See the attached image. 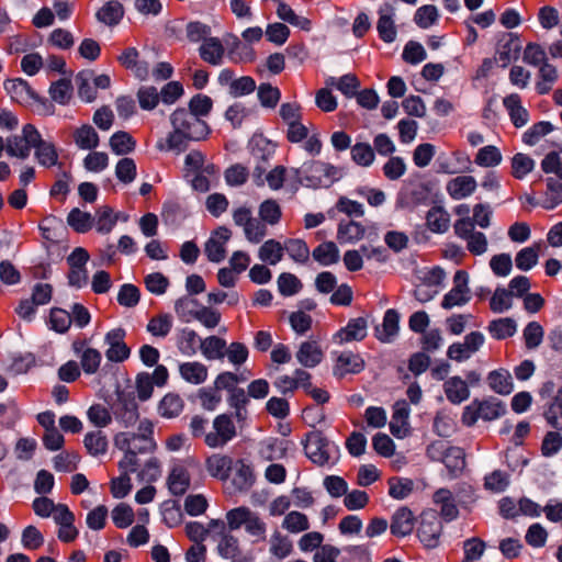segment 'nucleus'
Instances as JSON below:
<instances>
[{"mask_svg":"<svg viewBox=\"0 0 562 562\" xmlns=\"http://www.w3.org/2000/svg\"><path fill=\"white\" fill-rule=\"evenodd\" d=\"M470 300L469 274L464 270H458L453 277L452 289L445 294L441 301V307L445 310L460 307L469 303Z\"/></svg>","mask_w":562,"mask_h":562,"instance_id":"obj_7","label":"nucleus"},{"mask_svg":"<svg viewBox=\"0 0 562 562\" xmlns=\"http://www.w3.org/2000/svg\"><path fill=\"white\" fill-rule=\"evenodd\" d=\"M487 382L494 392L502 395L512 393L514 389L512 375L504 369L490 372L487 375Z\"/></svg>","mask_w":562,"mask_h":562,"instance_id":"obj_42","label":"nucleus"},{"mask_svg":"<svg viewBox=\"0 0 562 562\" xmlns=\"http://www.w3.org/2000/svg\"><path fill=\"white\" fill-rule=\"evenodd\" d=\"M258 216L267 226H274L279 224L282 211L277 201L268 199L259 205Z\"/></svg>","mask_w":562,"mask_h":562,"instance_id":"obj_54","label":"nucleus"},{"mask_svg":"<svg viewBox=\"0 0 562 562\" xmlns=\"http://www.w3.org/2000/svg\"><path fill=\"white\" fill-rule=\"evenodd\" d=\"M67 224L77 233H87L94 224V217L78 207L72 209L67 216Z\"/></svg>","mask_w":562,"mask_h":562,"instance_id":"obj_51","label":"nucleus"},{"mask_svg":"<svg viewBox=\"0 0 562 562\" xmlns=\"http://www.w3.org/2000/svg\"><path fill=\"white\" fill-rule=\"evenodd\" d=\"M426 224L432 233H446L450 227V215L443 207L434 206L426 215Z\"/></svg>","mask_w":562,"mask_h":562,"instance_id":"obj_38","label":"nucleus"},{"mask_svg":"<svg viewBox=\"0 0 562 562\" xmlns=\"http://www.w3.org/2000/svg\"><path fill=\"white\" fill-rule=\"evenodd\" d=\"M326 85L335 87L346 98L350 99L356 95L357 89L360 87V81L353 74H346L341 76L339 79L335 77H328L326 79Z\"/></svg>","mask_w":562,"mask_h":562,"instance_id":"obj_46","label":"nucleus"},{"mask_svg":"<svg viewBox=\"0 0 562 562\" xmlns=\"http://www.w3.org/2000/svg\"><path fill=\"white\" fill-rule=\"evenodd\" d=\"M560 203H562V178H548L540 204L547 210H552Z\"/></svg>","mask_w":562,"mask_h":562,"instance_id":"obj_43","label":"nucleus"},{"mask_svg":"<svg viewBox=\"0 0 562 562\" xmlns=\"http://www.w3.org/2000/svg\"><path fill=\"white\" fill-rule=\"evenodd\" d=\"M124 16V7L117 0L106 1L97 12L98 22L106 26L117 25Z\"/></svg>","mask_w":562,"mask_h":562,"instance_id":"obj_29","label":"nucleus"},{"mask_svg":"<svg viewBox=\"0 0 562 562\" xmlns=\"http://www.w3.org/2000/svg\"><path fill=\"white\" fill-rule=\"evenodd\" d=\"M503 105L508 112L510 122L516 127H522L529 122V112L522 106L521 98L518 93H510L503 99Z\"/></svg>","mask_w":562,"mask_h":562,"instance_id":"obj_19","label":"nucleus"},{"mask_svg":"<svg viewBox=\"0 0 562 562\" xmlns=\"http://www.w3.org/2000/svg\"><path fill=\"white\" fill-rule=\"evenodd\" d=\"M201 304L190 295H183L175 301L173 310L182 323H191L195 321Z\"/></svg>","mask_w":562,"mask_h":562,"instance_id":"obj_35","label":"nucleus"},{"mask_svg":"<svg viewBox=\"0 0 562 562\" xmlns=\"http://www.w3.org/2000/svg\"><path fill=\"white\" fill-rule=\"evenodd\" d=\"M443 389L447 398L453 404H460L470 396L468 384L460 376L448 379L443 384Z\"/></svg>","mask_w":562,"mask_h":562,"instance_id":"obj_37","label":"nucleus"},{"mask_svg":"<svg viewBox=\"0 0 562 562\" xmlns=\"http://www.w3.org/2000/svg\"><path fill=\"white\" fill-rule=\"evenodd\" d=\"M516 322L509 317L494 319L488 325V331L495 339H505L515 335Z\"/></svg>","mask_w":562,"mask_h":562,"instance_id":"obj_59","label":"nucleus"},{"mask_svg":"<svg viewBox=\"0 0 562 562\" xmlns=\"http://www.w3.org/2000/svg\"><path fill=\"white\" fill-rule=\"evenodd\" d=\"M183 400L175 393L166 394L159 403V414L165 418L177 417L183 409Z\"/></svg>","mask_w":562,"mask_h":562,"instance_id":"obj_58","label":"nucleus"},{"mask_svg":"<svg viewBox=\"0 0 562 562\" xmlns=\"http://www.w3.org/2000/svg\"><path fill=\"white\" fill-rule=\"evenodd\" d=\"M99 140L97 131L89 124H83L74 132V142L80 149H94L98 147Z\"/></svg>","mask_w":562,"mask_h":562,"instance_id":"obj_41","label":"nucleus"},{"mask_svg":"<svg viewBox=\"0 0 562 562\" xmlns=\"http://www.w3.org/2000/svg\"><path fill=\"white\" fill-rule=\"evenodd\" d=\"M283 252L284 245L276 239H268L260 246L258 257L261 261L274 266L282 260Z\"/></svg>","mask_w":562,"mask_h":562,"instance_id":"obj_45","label":"nucleus"},{"mask_svg":"<svg viewBox=\"0 0 562 562\" xmlns=\"http://www.w3.org/2000/svg\"><path fill=\"white\" fill-rule=\"evenodd\" d=\"M400 315L390 308L385 312L381 326L375 328V337L382 342H391L400 329Z\"/></svg>","mask_w":562,"mask_h":562,"instance_id":"obj_33","label":"nucleus"},{"mask_svg":"<svg viewBox=\"0 0 562 562\" xmlns=\"http://www.w3.org/2000/svg\"><path fill=\"white\" fill-rule=\"evenodd\" d=\"M113 413L124 427H131L138 420V407L133 397L120 396Z\"/></svg>","mask_w":562,"mask_h":562,"instance_id":"obj_18","label":"nucleus"},{"mask_svg":"<svg viewBox=\"0 0 562 562\" xmlns=\"http://www.w3.org/2000/svg\"><path fill=\"white\" fill-rule=\"evenodd\" d=\"M281 526L290 533H300L310 529V520L305 514L292 510L285 514Z\"/></svg>","mask_w":562,"mask_h":562,"instance_id":"obj_56","label":"nucleus"},{"mask_svg":"<svg viewBox=\"0 0 562 562\" xmlns=\"http://www.w3.org/2000/svg\"><path fill=\"white\" fill-rule=\"evenodd\" d=\"M83 445L88 453L98 457L108 451V438L102 430H94L86 434Z\"/></svg>","mask_w":562,"mask_h":562,"instance_id":"obj_49","label":"nucleus"},{"mask_svg":"<svg viewBox=\"0 0 562 562\" xmlns=\"http://www.w3.org/2000/svg\"><path fill=\"white\" fill-rule=\"evenodd\" d=\"M232 237V231L226 226L214 229L204 245V252L211 262H221L226 257V245Z\"/></svg>","mask_w":562,"mask_h":562,"instance_id":"obj_12","label":"nucleus"},{"mask_svg":"<svg viewBox=\"0 0 562 562\" xmlns=\"http://www.w3.org/2000/svg\"><path fill=\"white\" fill-rule=\"evenodd\" d=\"M540 249V243L520 249L515 257L516 267L521 271L532 269L538 263Z\"/></svg>","mask_w":562,"mask_h":562,"instance_id":"obj_48","label":"nucleus"},{"mask_svg":"<svg viewBox=\"0 0 562 562\" xmlns=\"http://www.w3.org/2000/svg\"><path fill=\"white\" fill-rule=\"evenodd\" d=\"M74 351L80 357V364L86 374H94L102 360L101 352L94 348H85L83 341L72 344Z\"/></svg>","mask_w":562,"mask_h":562,"instance_id":"obj_20","label":"nucleus"},{"mask_svg":"<svg viewBox=\"0 0 562 562\" xmlns=\"http://www.w3.org/2000/svg\"><path fill=\"white\" fill-rule=\"evenodd\" d=\"M41 140V133L33 124H25L21 135H11L5 140V153L10 157L26 159L35 142Z\"/></svg>","mask_w":562,"mask_h":562,"instance_id":"obj_5","label":"nucleus"},{"mask_svg":"<svg viewBox=\"0 0 562 562\" xmlns=\"http://www.w3.org/2000/svg\"><path fill=\"white\" fill-rule=\"evenodd\" d=\"M366 233V228L353 221L344 222L338 224L337 238L340 243L353 244L360 240Z\"/></svg>","mask_w":562,"mask_h":562,"instance_id":"obj_47","label":"nucleus"},{"mask_svg":"<svg viewBox=\"0 0 562 562\" xmlns=\"http://www.w3.org/2000/svg\"><path fill=\"white\" fill-rule=\"evenodd\" d=\"M231 41H226L228 46V57L233 63H250L256 58V53L251 45L241 42L236 35H228Z\"/></svg>","mask_w":562,"mask_h":562,"instance_id":"obj_26","label":"nucleus"},{"mask_svg":"<svg viewBox=\"0 0 562 562\" xmlns=\"http://www.w3.org/2000/svg\"><path fill=\"white\" fill-rule=\"evenodd\" d=\"M367 336V321L363 317L352 318L347 326L337 331L334 340L339 344L360 341Z\"/></svg>","mask_w":562,"mask_h":562,"instance_id":"obj_17","label":"nucleus"},{"mask_svg":"<svg viewBox=\"0 0 562 562\" xmlns=\"http://www.w3.org/2000/svg\"><path fill=\"white\" fill-rule=\"evenodd\" d=\"M441 529L442 527L437 516L434 513H427L422 516L417 535L425 547L435 548L438 546Z\"/></svg>","mask_w":562,"mask_h":562,"instance_id":"obj_14","label":"nucleus"},{"mask_svg":"<svg viewBox=\"0 0 562 562\" xmlns=\"http://www.w3.org/2000/svg\"><path fill=\"white\" fill-rule=\"evenodd\" d=\"M92 78L93 71L88 69L79 71L76 76L78 95L87 103H91L97 99V90L92 82Z\"/></svg>","mask_w":562,"mask_h":562,"instance_id":"obj_40","label":"nucleus"},{"mask_svg":"<svg viewBox=\"0 0 562 562\" xmlns=\"http://www.w3.org/2000/svg\"><path fill=\"white\" fill-rule=\"evenodd\" d=\"M248 147L254 158L262 166L268 164L274 153V145L262 133H255L248 142Z\"/></svg>","mask_w":562,"mask_h":562,"instance_id":"obj_25","label":"nucleus"},{"mask_svg":"<svg viewBox=\"0 0 562 562\" xmlns=\"http://www.w3.org/2000/svg\"><path fill=\"white\" fill-rule=\"evenodd\" d=\"M409 408L405 402H397L390 423L392 435L397 438H404L409 431Z\"/></svg>","mask_w":562,"mask_h":562,"instance_id":"obj_28","label":"nucleus"},{"mask_svg":"<svg viewBox=\"0 0 562 562\" xmlns=\"http://www.w3.org/2000/svg\"><path fill=\"white\" fill-rule=\"evenodd\" d=\"M544 417L551 427L562 430V387L559 389L553 402L546 411Z\"/></svg>","mask_w":562,"mask_h":562,"instance_id":"obj_64","label":"nucleus"},{"mask_svg":"<svg viewBox=\"0 0 562 562\" xmlns=\"http://www.w3.org/2000/svg\"><path fill=\"white\" fill-rule=\"evenodd\" d=\"M258 100L262 108L274 109L281 99V91L271 83H261L257 89Z\"/></svg>","mask_w":562,"mask_h":562,"instance_id":"obj_63","label":"nucleus"},{"mask_svg":"<svg viewBox=\"0 0 562 562\" xmlns=\"http://www.w3.org/2000/svg\"><path fill=\"white\" fill-rule=\"evenodd\" d=\"M363 369V359L359 355L346 351L338 356L334 367V374L338 378H342L347 374H357Z\"/></svg>","mask_w":562,"mask_h":562,"instance_id":"obj_22","label":"nucleus"},{"mask_svg":"<svg viewBox=\"0 0 562 562\" xmlns=\"http://www.w3.org/2000/svg\"><path fill=\"white\" fill-rule=\"evenodd\" d=\"M454 234L467 241V249L474 256H482L487 251V237L482 232H476L470 217H462L453 225Z\"/></svg>","mask_w":562,"mask_h":562,"instance_id":"obj_6","label":"nucleus"},{"mask_svg":"<svg viewBox=\"0 0 562 562\" xmlns=\"http://www.w3.org/2000/svg\"><path fill=\"white\" fill-rule=\"evenodd\" d=\"M226 520L231 530H236L244 526L247 533L257 538V540L266 539V522L259 517L257 513L252 512L248 507L240 506L231 509L226 514Z\"/></svg>","mask_w":562,"mask_h":562,"instance_id":"obj_4","label":"nucleus"},{"mask_svg":"<svg viewBox=\"0 0 562 562\" xmlns=\"http://www.w3.org/2000/svg\"><path fill=\"white\" fill-rule=\"evenodd\" d=\"M414 526L415 517L413 512L407 507H401L393 514L390 529L392 535L405 537L414 530Z\"/></svg>","mask_w":562,"mask_h":562,"instance_id":"obj_23","label":"nucleus"},{"mask_svg":"<svg viewBox=\"0 0 562 562\" xmlns=\"http://www.w3.org/2000/svg\"><path fill=\"white\" fill-rule=\"evenodd\" d=\"M171 131L167 135L168 150L177 154L184 151L191 142L207 139L212 130L205 120L195 117L183 106L177 108L169 116Z\"/></svg>","mask_w":562,"mask_h":562,"instance_id":"obj_1","label":"nucleus"},{"mask_svg":"<svg viewBox=\"0 0 562 562\" xmlns=\"http://www.w3.org/2000/svg\"><path fill=\"white\" fill-rule=\"evenodd\" d=\"M3 86L11 99L19 103H26L36 97V92L31 88L29 82L22 78L8 79L4 81Z\"/></svg>","mask_w":562,"mask_h":562,"instance_id":"obj_32","label":"nucleus"},{"mask_svg":"<svg viewBox=\"0 0 562 562\" xmlns=\"http://www.w3.org/2000/svg\"><path fill=\"white\" fill-rule=\"evenodd\" d=\"M200 349L207 360L223 359L225 357L226 341L217 336L200 339Z\"/></svg>","mask_w":562,"mask_h":562,"instance_id":"obj_44","label":"nucleus"},{"mask_svg":"<svg viewBox=\"0 0 562 562\" xmlns=\"http://www.w3.org/2000/svg\"><path fill=\"white\" fill-rule=\"evenodd\" d=\"M521 44L518 36L508 33L498 44L497 59L502 67H506L512 60H516L520 54Z\"/></svg>","mask_w":562,"mask_h":562,"instance_id":"obj_31","label":"nucleus"},{"mask_svg":"<svg viewBox=\"0 0 562 562\" xmlns=\"http://www.w3.org/2000/svg\"><path fill=\"white\" fill-rule=\"evenodd\" d=\"M173 326L172 316L168 313L159 314L149 319L147 330L155 337H166Z\"/></svg>","mask_w":562,"mask_h":562,"instance_id":"obj_62","label":"nucleus"},{"mask_svg":"<svg viewBox=\"0 0 562 562\" xmlns=\"http://www.w3.org/2000/svg\"><path fill=\"white\" fill-rule=\"evenodd\" d=\"M475 188L474 178H452L447 184V190L454 200L469 196Z\"/></svg>","mask_w":562,"mask_h":562,"instance_id":"obj_50","label":"nucleus"},{"mask_svg":"<svg viewBox=\"0 0 562 562\" xmlns=\"http://www.w3.org/2000/svg\"><path fill=\"white\" fill-rule=\"evenodd\" d=\"M33 149L35 160L44 169H49L59 165L58 153L52 142L44 140L41 137L40 142H35Z\"/></svg>","mask_w":562,"mask_h":562,"instance_id":"obj_24","label":"nucleus"},{"mask_svg":"<svg viewBox=\"0 0 562 562\" xmlns=\"http://www.w3.org/2000/svg\"><path fill=\"white\" fill-rule=\"evenodd\" d=\"M434 503L439 506L440 515L445 520L451 521L458 517L459 510L456 505L453 495L449 490L440 488L435 492Z\"/></svg>","mask_w":562,"mask_h":562,"instance_id":"obj_36","label":"nucleus"},{"mask_svg":"<svg viewBox=\"0 0 562 562\" xmlns=\"http://www.w3.org/2000/svg\"><path fill=\"white\" fill-rule=\"evenodd\" d=\"M184 171L187 176H216L220 168L200 150H191L184 157Z\"/></svg>","mask_w":562,"mask_h":562,"instance_id":"obj_13","label":"nucleus"},{"mask_svg":"<svg viewBox=\"0 0 562 562\" xmlns=\"http://www.w3.org/2000/svg\"><path fill=\"white\" fill-rule=\"evenodd\" d=\"M376 30L379 37L384 43H393L396 40L397 31L394 23L395 9L391 3H383L379 9Z\"/></svg>","mask_w":562,"mask_h":562,"instance_id":"obj_15","label":"nucleus"},{"mask_svg":"<svg viewBox=\"0 0 562 562\" xmlns=\"http://www.w3.org/2000/svg\"><path fill=\"white\" fill-rule=\"evenodd\" d=\"M186 109L189 110L195 117L205 120V117L210 115L213 109V100L206 94L196 93L190 99L188 108Z\"/></svg>","mask_w":562,"mask_h":562,"instance_id":"obj_55","label":"nucleus"},{"mask_svg":"<svg viewBox=\"0 0 562 562\" xmlns=\"http://www.w3.org/2000/svg\"><path fill=\"white\" fill-rule=\"evenodd\" d=\"M313 258L323 266H330L338 261L339 250L333 241L323 243L313 250Z\"/></svg>","mask_w":562,"mask_h":562,"instance_id":"obj_61","label":"nucleus"},{"mask_svg":"<svg viewBox=\"0 0 562 562\" xmlns=\"http://www.w3.org/2000/svg\"><path fill=\"white\" fill-rule=\"evenodd\" d=\"M74 92L71 80L68 78H61L50 83L48 89L52 101L59 105L69 104Z\"/></svg>","mask_w":562,"mask_h":562,"instance_id":"obj_39","label":"nucleus"},{"mask_svg":"<svg viewBox=\"0 0 562 562\" xmlns=\"http://www.w3.org/2000/svg\"><path fill=\"white\" fill-rule=\"evenodd\" d=\"M233 459L224 454H212L205 461L209 474L221 481H226L232 470Z\"/></svg>","mask_w":562,"mask_h":562,"instance_id":"obj_34","label":"nucleus"},{"mask_svg":"<svg viewBox=\"0 0 562 562\" xmlns=\"http://www.w3.org/2000/svg\"><path fill=\"white\" fill-rule=\"evenodd\" d=\"M427 456L434 461L442 462L451 479L457 477L465 468V456L461 448L443 441H435L427 448Z\"/></svg>","mask_w":562,"mask_h":562,"instance_id":"obj_3","label":"nucleus"},{"mask_svg":"<svg viewBox=\"0 0 562 562\" xmlns=\"http://www.w3.org/2000/svg\"><path fill=\"white\" fill-rule=\"evenodd\" d=\"M154 425L148 419L139 422L137 432L122 431L115 435L114 446L121 451L134 453H150L156 449L154 440Z\"/></svg>","mask_w":562,"mask_h":562,"instance_id":"obj_2","label":"nucleus"},{"mask_svg":"<svg viewBox=\"0 0 562 562\" xmlns=\"http://www.w3.org/2000/svg\"><path fill=\"white\" fill-rule=\"evenodd\" d=\"M333 446L319 431L307 434L304 450L307 458L318 465L326 464L330 459Z\"/></svg>","mask_w":562,"mask_h":562,"instance_id":"obj_10","label":"nucleus"},{"mask_svg":"<svg viewBox=\"0 0 562 562\" xmlns=\"http://www.w3.org/2000/svg\"><path fill=\"white\" fill-rule=\"evenodd\" d=\"M180 376L188 383L199 385L206 381L209 376L207 367L199 361H187L179 366Z\"/></svg>","mask_w":562,"mask_h":562,"instance_id":"obj_30","label":"nucleus"},{"mask_svg":"<svg viewBox=\"0 0 562 562\" xmlns=\"http://www.w3.org/2000/svg\"><path fill=\"white\" fill-rule=\"evenodd\" d=\"M236 436V427L232 417L221 414L213 420V430L205 435L204 442L210 448H221Z\"/></svg>","mask_w":562,"mask_h":562,"instance_id":"obj_9","label":"nucleus"},{"mask_svg":"<svg viewBox=\"0 0 562 562\" xmlns=\"http://www.w3.org/2000/svg\"><path fill=\"white\" fill-rule=\"evenodd\" d=\"M135 140L132 135L125 131L115 132L110 137V147L116 155H126L134 150Z\"/></svg>","mask_w":562,"mask_h":562,"instance_id":"obj_60","label":"nucleus"},{"mask_svg":"<svg viewBox=\"0 0 562 562\" xmlns=\"http://www.w3.org/2000/svg\"><path fill=\"white\" fill-rule=\"evenodd\" d=\"M558 80L557 68L547 63L539 68V80L536 83V90L539 94H547L552 89L553 83Z\"/></svg>","mask_w":562,"mask_h":562,"instance_id":"obj_53","label":"nucleus"},{"mask_svg":"<svg viewBox=\"0 0 562 562\" xmlns=\"http://www.w3.org/2000/svg\"><path fill=\"white\" fill-rule=\"evenodd\" d=\"M295 357L304 368H315L323 361L324 352L317 341L307 340L300 345Z\"/></svg>","mask_w":562,"mask_h":562,"instance_id":"obj_21","label":"nucleus"},{"mask_svg":"<svg viewBox=\"0 0 562 562\" xmlns=\"http://www.w3.org/2000/svg\"><path fill=\"white\" fill-rule=\"evenodd\" d=\"M195 465H198V462L193 458H187L171 467L167 477V485L173 496H181L190 488L191 476L189 468Z\"/></svg>","mask_w":562,"mask_h":562,"instance_id":"obj_8","label":"nucleus"},{"mask_svg":"<svg viewBox=\"0 0 562 562\" xmlns=\"http://www.w3.org/2000/svg\"><path fill=\"white\" fill-rule=\"evenodd\" d=\"M200 57L207 64L220 66L223 64L225 48L217 37H209L199 48Z\"/></svg>","mask_w":562,"mask_h":562,"instance_id":"obj_27","label":"nucleus"},{"mask_svg":"<svg viewBox=\"0 0 562 562\" xmlns=\"http://www.w3.org/2000/svg\"><path fill=\"white\" fill-rule=\"evenodd\" d=\"M270 553L279 560L289 557L293 551L292 541L280 531L276 530L269 539Z\"/></svg>","mask_w":562,"mask_h":562,"instance_id":"obj_52","label":"nucleus"},{"mask_svg":"<svg viewBox=\"0 0 562 562\" xmlns=\"http://www.w3.org/2000/svg\"><path fill=\"white\" fill-rule=\"evenodd\" d=\"M227 403L235 411V418L238 422L246 420L249 398L244 389L232 390L227 397Z\"/></svg>","mask_w":562,"mask_h":562,"instance_id":"obj_57","label":"nucleus"},{"mask_svg":"<svg viewBox=\"0 0 562 562\" xmlns=\"http://www.w3.org/2000/svg\"><path fill=\"white\" fill-rule=\"evenodd\" d=\"M125 331L121 328L112 329L105 335V342L109 349L105 352L106 358L113 362H122L130 357L131 350L123 341Z\"/></svg>","mask_w":562,"mask_h":562,"instance_id":"obj_16","label":"nucleus"},{"mask_svg":"<svg viewBox=\"0 0 562 562\" xmlns=\"http://www.w3.org/2000/svg\"><path fill=\"white\" fill-rule=\"evenodd\" d=\"M484 336L480 331H471L462 342H454L449 346L447 357L453 361L462 362L472 357L484 344Z\"/></svg>","mask_w":562,"mask_h":562,"instance_id":"obj_11","label":"nucleus"}]
</instances>
